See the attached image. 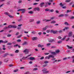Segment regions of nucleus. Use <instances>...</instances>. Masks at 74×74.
Here are the masks:
<instances>
[{
  "label": "nucleus",
  "mask_w": 74,
  "mask_h": 74,
  "mask_svg": "<svg viewBox=\"0 0 74 74\" xmlns=\"http://www.w3.org/2000/svg\"><path fill=\"white\" fill-rule=\"evenodd\" d=\"M34 11H40V9L39 7H37L35 8L34 9Z\"/></svg>",
  "instance_id": "obj_1"
},
{
  "label": "nucleus",
  "mask_w": 74,
  "mask_h": 74,
  "mask_svg": "<svg viewBox=\"0 0 74 74\" xmlns=\"http://www.w3.org/2000/svg\"><path fill=\"white\" fill-rule=\"evenodd\" d=\"M54 58V56L51 55H49V56H46L45 57V59H49V58Z\"/></svg>",
  "instance_id": "obj_2"
},
{
  "label": "nucleus",
  "mask_w": 74,
  "mask_h": 74,
  "mask_svg": "<svg viewBox=\"0 0 74 74\" xmlns=\"http://www.w3.org/2000/svg\"><path fill=\"white\" fill-rule=\"evenodd\" d=\"M23 52L25 53V54H27L29 53V50L28 49H25L23 51Z\"/></svg>",
  "instance_id": "obj_3"
},
{
  "label": "nucleus",
  "mask_w": 74,
  "mask_h": 74,
  "mask_svg": "<svg viewBox=\"0 0 74 74\" xmlns=\"http://www.w3.org/2000/svg\"><path fill=\"white\" fill-rule=\"evenodd\" d=\"M22 26V24H19L18 26L17 29L18 30H20L21 29V26Z\"/></svg>",
  "instance_id": "obj_4"
},
{
  "label": "nucleus",
  "mask_w": 74,
  "mask_h": 74,
  "mask_svg": "<svg viewBox=\"0 0 74 74\" xmlns=\"http://www.w3.org/2000/svg\"><path fill=\"white\" fill-rule=\"evenodd\" d=\"M48 40L49 42H53V41H55L54 40L52 39H49Z\"/></svg>",
  "instance_id": "obj_5"
},
{
  "label": "nucleus",
  "mask_w": 74,
  "mask_h": 74,
  "mask_svg": "<svg viewBox=\"0 0 74 74\" xmlns=\"http://www.w3.org/2000/svg\"><path fill=\"white\" fill-rule=\"evenodd\" d=\"M29 59L30 60H35L36 59H35V58L34 57H30L29 58Z\"/></svg>",
  "instance_id": "obj_6"
},
{
  "label": "nucleus",
  "mask_w": 74,
  "mask_h": 74,
  "mask_svg": "<svg viewBox=\"0 0 74 74\" xmlns=\"http://www.w3.org/2000/svg\"><path fill=\"white\" fill-rule=\"evenodd\" d=\"M31 56V55H28L27 56V57H23L22 58V59H26V58H27L29 56Z\"/></svg>",
  "instance_id": "obj_7"
},
{
  "label": "nucleus",
  "mask_w": 74,
  "mask_h": 74,
  "mask_svg": "<svg viewBox=\"0 0 74 74\" xmlns=\"http://www.w3.org/2000/svg\"><path fill=\"white\" fill-rule=\"evenodd\" d=\"M37 39V38L36 37H33L32 38V40L33 41L36 40Z\"/></svg>",
  "instance_id": "obj_8"
},
{
  "label": "nucleus",
  "mask_w": 74,
  "mask_h": 74,
  "mask_svg": "<svg viewBox=\"0 0 74 74\" xmlns=\"http://www.w3.org/2000/svg\"><path fill=\"white\" fill-rule=\"evenodd\" d=\"M43 21H45V22H48L49 21H51V20L50 19V20H47V19H43Z\"/></svg>",
  "instance_id": "obj_9"
},
{
  "label": "nucleus",
  "mask_w": 74,
  "mask_h": 74,
  "mask_svg": "<svg viewBox=\"0 0 74 74\" xmlns=\"http://www.w3.org/2000/svg\"><path fill=\"white\" fill-rule=\"evenodd\" d=\"M26 11V9H21V12L22 13H25Z\"/></svg>",
  "instance_id": "obj_10"
},
{
  "label": "nucleus",
  "mask_w": 74,
  "mask_h": 74,
  "mask_svg": "<svg viewBox=\"0 0 74 74\" xmlns=\"http://www.w3.org/2000/svg\"><path fill=\"white\" fill-rule=\"evenodd\" d=\"M4 61L5 62H7L9 61V59H4Z\"/></svg>",
  "instance_id": "obj_11"
},
{
  "label": "nucleus",
  "mask_w": 74,
  "mask_h": 74,
  "mask_svg": "<svg viewBox=\"0 0 74 74\" xmlns=\"http://www.w3.org/2000/svg\"><path fill=\"white\" fill-rule=\"evenodd\" d=\"M28 13L30 14H33L34 13V12L33 11H31L28 12Z\"/></svg>",
  "instance_id": "obj_12"
},
{
  "label": "nucleus",
  "mask_w": 74,
  "mask_h": 74,
  "mask_svg": "<svg viewBox=\"0 0 74 74\" xmlns=\"http://www.w3.org/2000/svg\"><path fill=\"white\" fill-rule=\"evenodd\" d=\"M44 4V3L42 2L40 3V6L41 7H42L43 6V5Z\"/></svg>",
  "instance_id": "obj_13"
},
{
  "label": "nucleus",
  "mask_w": 74,
  "mask_h": 74,
  "mask_svg": "<svg viewBox=\"0 0 74 74\" xmlns=\"http://www.w3.org/2000/svg\"><path fill=\"white\" fill-rule=\"evenodd\" d=\"M69 29V27H65L63 29V31H65L66 30H67V29Z\"/></svg>",
  "instance_id": "obj_14"
},
{
  "label": "nucleus",
  "mask_w": 74,
  "mask_h": 74,
  "mask_svg": "<svg viewBox=\"0 0 74 74\" xmlns=\"http://www.w3.org/2000/svg\"><path fill=\"white\" fill-rule=\"evenodd\" d=\"M17 27V26L16 25H12V28H14V29H16Z\"/></svg>",
  "instance_id": "obj_15"
},
{
  "label": "nucleus",
  "mask_w": 74,
  "mask_h": 74,
  "mask_svg": "<svg viewBox=\"0 0 74 74\" xmlns=\"http://www.w3.org/2000/svg\"><path fill=\"white\" fill-rule=\"evenodd\" d=\"M73 32H69V37H70V36H71V34Z\"/></svg>",
  "instance_id": "obj_16"
},
{
  "label": "nucleus",
  "mask_w": 74,
  "mask_h": 74,
  "mask_svg": "<svg viewBox=\"0 0 74 74\" xmlns=\"http://www.w3.org/2000/svg\"><path fill=\"white\" fill-rule=\"evenodd\" d=\"M38 47H41L42 48V47H44V45H41L40 44H39L38 45Z\"/></svg>",
  "instance_id": "obj_17"
},
{
  "label": "nucleus",
  "mask_w": 74,
  "mask_h": 74,
  "mask_svg": "<svg viewBox=\"0 0 74 74\" xmlns=\"http://www.w3.org/2000/svg\"><path fill=\"white\" fill-rule=\"evenodd\" d=\"M67 47H68V49H71V48H72L73 47H70L69 46L67 45H66Z\"/></svg>",
  "instance_id": "obj_18"
},
{
  "label": "nucleus",
  "mask_w": 74,
  "mask_h": 74,
  "mask_svg": "<svg viewBox=\"0 0 74 74\" xmlns=\"http://www.w3.org/2000/svg\"><path fill=\"white\" fill-rule=\"evenodd\" d=\"M34 19H31L29 20V21L30 22H34Z\"/></svg>",
  "instance_id": "obj_19"
},
{
  "label": "nucleus",
  "mask_w": 74,
  "mask_h": 74,
  "mask_svg": "<svg viewBox=\"0 0 74 74\" xmlns=\"http://www.w3.org/2000/svg\"><path fill=\"white\" fill-rule=\"evenodd\" d=\"M51 23H56V21H52L51 22Z\"/></svg>",
  "instance_id": "obj_20"
},
{
  "label": "nucleus",
  "mask_w": 74,
  "mask_h": 74,
  "mask_svg": "<svg viewBox=\"0 0 74 74\" xmlns=\"http://www.w3.org/2000/svg\"><path fill=\"white\" fill-rule=\"evenodd\" d=\"M43 73H45V74H47V73H49V71H45L43 72Z\"/></svg>",
  "instance_id": "obj_21"
},
{
  "label": "nucleus",
  "mask_w": 74,
  "mask_h": 74,
  "mask_svg": "<svg viewBox=\"0 0 74 74\" xmlns=\"http://www.w3.org/2000/svg\"><path fill=\"white\" fill-rule=\"evenodd\" d=\"M46 4H48L49 5H51V3L49 2H47L46 3Z\"/></svg>",
  "instance_id": "obj_22"
},
{
  "label": "nucleus",
  "mask_w": 74,
  "mask_h": 74,
  "mask_svg": "<svg viewBox=\"0 0 74 74\" xmlns=\"http://www.w3.org/2000/svg\"><path fill=\"white\" fill-rule=\"evenodd\" d=\"M47 69L45 68L42 69V71L44 72V71H47Z\"/></svg>",
  "instance_id": "obj_23"
},
{
  "label": "nucleus",
  "mask_w": 74,
  "mask_h": 74,
  "mask_svg": "<svg viewBox=\"0 0 74 74\" xmlns=\"http://www.w3.org/2000/svg\"><path fill=\"white\" fill-rule=\"evenodd\" d=\"M49 63V62L48 61H45L44 62V63L45 64H47V63Z\"/></svg>",
  "instance_id": "obj_24"
},
{
  "label": "nucleus",
  "mask_w": 74,
  "mask_h": 74,
  "mask_svg": "<svg viewBox=\"0 0 74 74\" xmlns=\"http://www.w3.org/2000/svg\"><path fill=\"white\" fill-rule=\"evenodd\" d=\"M8 28H12V25H9L8 27Z\"/></svg>",
  "instance_id": "obj_25"
},
{
  "label": "nucleus",
  "mask_w": 74,
  "mask_h": 74,
  "mask_svg": "<svg viewBox=\"0 0 74 74\" xmlns=\"http://www.w3.org/2000/svg\"><path fill=\"white\" fill-rule=\"evenodd\" d=\"M20 18H21L18 20V21H21L22 20V16H20Z\"/></svg>",
  "instance_id": "obj_26"
},
{
  "label": "nucleus",
  "mask_w": 74,
  "mask_h": 74,
  "mask_svg": "<svg viewBox=\"0 0 74 74\" xmlns=\"http://www.w3.org/2000/svg\"><path fill=\"white\" fill-rule=\"evenodd\" d=\"M60 52V51L59 50H56V53H59Z\"/></svg>",
  "instance_id": "obj_27"
},
{
  "label": "nucleus",
  "mask_w": 74,
  "mask_h": 74,
  "mask_svg": "<svg viewBox=\"0 0 74 74\" xmlns=\"http://www.w3.org/2000/svg\"><path fill=\"white\" fill-rule=\"evenodd\" d=\"M40 22H41V21H37L36 23L37 24H40Z\"/></svg>",
  "instance_id": "obj_28"
},
{
  "label": "nucleus",
  "mask_w": 74,
  "mask_h": 74,
  "mask_svg": "<svg viewBox=\"0 0 74 74\" xmlns=\"http://www.w3.org/2000/svg\"><path fill=\"white\" fill-rule=\"evenodd\" d=\"M8 16H9V17H10V18H14L13 16L10 15V14H9V15H8Z\"/></svg>",
  "instance_id": "obj_29"
},
{
  "label": "nucleus",
  "mask_w": 74,
  "mask_h": 74,
  "mask_svg": "<svg viewBox=\"0 0 74 74\" xmlns=\"http://www.w3.org/2000/svg\"><path fill=\"white\" fill-rule=\"evenodd\" d=\"M26 44H27V42H25L24 43H22L23 45H26Z\"/></svg>",
  "instance_id": "obj_30"
},
{
  "label": "nucleus",
  "mask_w": 74,
  "mask_h": 74,
  "mask_svg": "<svg viewBox=\"0 0 74 74\" xmlns=\"http://www.w3.org/2000/svg\"><path fill=\"white\" fill-rule=\"evenodd\" d=\"M63 14H60L59 15L58 17H62V16H63Z\"/></svg>",
  "instance_id": "obj_31"
},
{
  "label": "nucleus",
  "mask_w": 74,
  "mask_h": 74,
  "mask_svg": "<svg viewBox=\"0 0 74 74\" xmlns=\"http://www.w3.org/2000/svg\"><path fill=\"white\" fill-rule=\"evenodd\" d=\"M5 53V51H0V54H1L2 53Z\"/></svg>",
  "instance_id": "obj_32"
},
{
  "label": "nucleus",
  "mask_w": 74,
  "mask_h": 74,
  "mask_svg": "<svg viewBox=\"0 0 74 74\" xmlns=\"http://www.w3.org/2000/svg\"><path fill=\"white\" fill-rule=\"evenodd\" d=\"M71 12V10H67V11L66 13L67 14V13H68L69 12Z\"/></svg>",
  "instance_id": "obj_33"
},
{
  "label": "nucleus",
  "mask_w": 74,
  "mask_h": 74,
  "mask_svg": "<svg viewBox=\"0 0 74 74\" xmlns=\"http://www.w3.org/2000/svg\"><path fill=\"white\" fill-rule=\"evenodd\" d=\"M4 14H5V15H9V13H7V12H5L4 13Z\"/></svg>",
  "instance_id": "obj_34"
},
{
  "label": "nucleus",
  "mask_w": 74,
  "mask_h": 74,
  "mask_svg": "<svg viewBox=\"0 0 74 74\" xmlns=\"http://www.w3.org/2000/svg\"><path fill=\"white\" fill-rule=\"evenodd\" d=\"M62 42V41H59L58 42V44H61Z\"/></svg>",
  "instance_id": "obj_35"
},
{
  "label": "nucleus",
  "mask_w": 74,
  "mask_h": 74,
  "mask_svg": "<svg viewBox=\"0 0 74 74\" xmlns=\"http://www.w3.org/2000/svg\"><path fill=\"white\" fill-rule=\"evenodd\" d=\"M64 24L66 25H69V23H68L67 22H65Z\"/></svg>",
  "instance_id": "obj_36"
},
{
  "label": "nucleus",
  "mask_w": 74,
  "mask_h": 74,
  "mask_svg": "<svg viewBox=\"0 0 74 74\" xmlns=\"http://www.w3.org/2000/svg\"><path fill=\"white\" fill-rule=\"evenodd\" d=\"M51 53V54H53V55H55V54H56V53L54 52H52Z\"/></svg>",
  "instance_id": "obj_37"
},
{
  "label": "nucleus",
  "mask_w": 74,
  "mask_h": 74,
  "mask_svg": "<svg viewBox=\"0 0 74 74\" xmlns=\"http://www.w3.org/2000/svg\"><path fill=\"white\" fill-rule=\"evenodd\" d=\"M47 27H46L43 28V30H47Z\"/></svg>",
  "instance_id": "obj_38"
},
{
  "label": "nucleus",
  "mask_w": 74,
  "mask_h": 74,
  "mask_svg": "<svg viewBox=\"0 0 74 74\" xmlns=\"http://www.w3.org/2000/svg\"><path fill=\"white\" fill-rule=\"evenodd\" d=\"M45 11H49V9L47 8L45 9Z\"/></svg>",
  "instance_id": "obj_39"
},
{
  "label": "nucleus",
  "mask_w": 74,
  "mask_h": 74,
  "mask_svg": "<svg viewBox=\"0 0 74 74\" xmlns=\"http://www.w3.org/2000/svg\"><path fill=\"white\" fill-rule=\"evenodd\" d=\"M57 32H58V31H53V34H56V33H57Z\"/></svg>",
  "instance_id": "obj_40"
},
{
  "label": "nucleus",
  "mask_w": 74,
  "mask_h": 74,
  "mask_svg": "<svg viewBox=\"0 0 74 74\" xmlns=\"http://www.w3.org/2000/svg\"><path fill=\"white\" fill-rule=\"evenodd\" d=\"M12 44V43H8L7 44V45H11Z\"/></svg>",
  "instance_id": "obj_41"
},
{
  "label": "nucleus",
  "mask_w": 74,
  "mask_h": 74,
  "mask_svg": "<svg viewBox=\"0 0 74 74\" xmlns=\"http://www.w3.org/2000/svg\"><path fill=\"white\" fill-rule=\"evenodd\" d=\"M49 11H50V12H53V11H54V10L53 9H52L49 10Z\"/></svg>",
  "instance_id": "obj_42"
},
{
  "label": "nucleus",
  "mask_w": 74,
  "mask_h": 74,
  "mask_svg": "<svg viewBox=\"0 0 74 74\" xmlns=\"http://www.w3.org/2000/svg\"><path fill=\"white\" fill-rule=\"evenodd\" d=\"M58 39H62V37L60 36H58Z\"/></svg>",
  "instance_id": "obj_43"
},
{
  "label": "nucleus",
  "mask_w": 74,
  "mask_h": 74,
  "mask_svg": "<svg viewBox=\"0 0 74 74\" xmlns=\"http://www.w3.org/2000/svg\"><path fill=\"white\" fill-rule=\"evenodd\" d=\"M8 27H5L3 28V29L4 30H6V29H8Z\"/></svg>",
  "instance_id": "obj_44"
},
{
  "label": "nucleus",
  "mask_w": 74,
  "mask_h": 74,
  "mask_svg": "<svg viewBox=\"0 0 74 74\" xmlns=\"http://www.w3.org/2000/svg\"><path fill=\"white\" fill-rule=\"evenodd\" d=\"M66 36H64V38H63L62 39H61V40H62V41H64V39H65V38H66Z\"/></svg>",
  "instance_id": "obj_45"
},
{
  "label": "nucleus",
  "mask_w": 74,
  "mask_h": 74,
  "mask_svg": "<svg viewBox=\"0 0 74 74\" xmlns=\"http://www.w3.org/2000/svg\"><path fill=\"white\" fill-rule=\"evenodd\" d=\"M70 1H71V0H66V2H69Z\"/></svg>",
  "instance_id": "obj_46"
},
{
  "label": "nucleus",
  "mask_w": 74,
  "mask_h": 74,
  "mask_svg": "<svg viewBox=\"0 0 74 74\" xmlns=\"http://www.w3.org/2000/svg\"><path fill=\"white\" fill-rule=\"evenodd\" d=\"M60 5L61 7H63V5L62 4V3H60Z\"/></svg>",
  "instance_id": "obj_47"
},
{
  "label": "nucleus",
  "mask_w": 74,
  "mask_h": 74,
  "mask_svg": "<svg viewBox=\"0 0 74 74\" xmlns=\"http://www.w3.org/2000/svg\"><path fill=\"white\" fill-rule=\"evenodd\" d=\"M8 42V41H7V40H5V41H3V43H7Z\"/></svg>",
  "instance_id": "obj_48"
},
{
  "label": "nucleus",
  "mask_w": 74,
  "mask_h": 74,
  "mask_svg": "<svg viewBox=\"0 0 74 74\" xmlns=\"http://www.w3.org/2000/svg\"><path fill=\"white\" fill-rule=\"evenodd\" d=\"M18 3L19 4H20L22 3V1L21 0H19L18 1Z\"/></svg>",
  "instance_id": "obj_49"
},
{
  "label": "nucleus",
  "mask_w": 74,
  "mask_h": 74,
  "mask_svg": "<svg viewBox=\"0 0 74 74\" xmlns=\"http://www.w3.org/2000/svg\"><path fill=\"white\" fill-rule=\"evenodd\" d=\"M37 70H38L37 68H34V71Z\"/></svg>",
  "instance_id": "obj_50"
},
{
  "label": "nucleus",
  "mask_w": 74,
  "mask_h": 74,
  "mask_svg": "<svg viewBox=\"0 0 74 74\" xmlns=\"http://www.w3.org/2000/svg\"><path fill=\"white\" fill-rule=\"evenodd\" d=\"M19 32H17L16 34V36H17L18 35H19Z\"/></svg>",
  "instance_id": "obj_51"
},
{
  "label": "nucleus",
  "mask_w": 74,
  "mask_h": 74,
  "mask_svg": "<svg viewBox=\"0 0 74 74\" xmlns=\"http://www.w3.org/2000/svg\"><path fill=\"white\" fill-rule=\"evenodd\" d=\"M18 71V69H16L15 70H14V72H17Z\"/></svg>",
  "instance_id": "obj_52"
},
{
  "label": "nucleus",
  "mask_w": 74,
  "mask_h": 74,
  "mask_svg": "<svg viewBox=\"0 0 74 74\" xmlns=\"http://www.w3.org/2000/svg\"><path fill=\"white\" fill-rule=\"evenodd\" d=\"M15 53H18L19 52V50H17L15 51Z\"/></svg>",
  "instance_id": "obj_53"
},
{
  "label": "nucleus",
  "mask_w": 74,
  "mask_h": 74,
  "mask_svg": "<svg viewBox=\"0 0 74 74\" xmlns=\"http://www.w3.org/2000/svg\"><path fill=\"white\" fill-rule=\"evenodd\" d=\"M37 4H38V3H34L33 4V5H37Z\"/></svg>",
  "instance_id": "obj_54"
},
{
  "label": "nucleus",
  "mask_w": 74,
  "mask_h": 74,
  "mask_svg": "<svg viewBox=\"0 0 74 74\" xmlns=\"http://www.w3.org/2000/svg\"><path fill=\"white\" fill-rule=\"evenodd\" d=\"M3 40H0V44H1V43H3Z\"/></svg>",
  "instance_id": "obj_55"
},
{
  "label": "nucleus",
  "mask_w": 74,
  "mask_h": 74,
  "mask_svg": "<svg viewBox=\"0 0 74 74\" xmlns=\"http://www.w3.org/2000/svg\"><path fill=\"white\" fill-rule=\"evenodd\" d=\"M70 72H71V71H66V73H70Z\"/></svg>",
  "instance_id": "obj_56"
},
{
  "label": "nucleus",
  "mask_w": 74,
  "mask_h": 74,
  "mask_svg": "<svg viewBox=\"0 0 74 74\" xmlns=\"http://www.w3.org/2000/svg\"><path fill=\"white\" fill-rule=\"evenodd\" d=\"M67 59V58L65 57L64 58H63V60H66Z\"/></svg>",
  "instance_id": "obj_57"
},
{
  "label": "nucleus",
  "mask_w": 74,
  "mask_h": 74,
  "mask_svg": "<svg viewBox=\"0 0 74 74\" xmlns=\"http://www.w3.org/2000/svg\"><path fill=\"white\" fill-rule=\"evenodd\" d=\"M45 55H49V53H45Z\"/></svg>",
  "instance_id": "obj_58"
},
{
  "label": "nucleus",
  "mask_w": 74,
  "mask_h": 74,
  "mask_svg": "<svg viewBox=\"0 0 74 74\" xmlns=\"http://www.w3.org/2000/svg\"><path fill=\"white\" fill-rule=\"evenodd\" d=\"M7 36L8 37H11V34H8L7 35Z\"/></svg>",
  "instance_id": "obj_59"
},
{
  "label": "nucleus",
  "mask_w": 74,
  "mask_h": 74,
  "mask_svg": "<svg viewBox=\"0 0 74 74\" xmlns=\"http://www.w3.org/2000/svg\"><path fill=\"white\" fill-rule=\"evenodd\" d=\"M17 42H21V40L18 39L17 40Z\"/></svg>",
  "instance_id": "obj_60"
},
{
  "label": "nucleus",
  "mask_w": 74,
  "mask_h": 74,
  "mask_svg": "<svg viewBox=\"0 0 74 74\" xmlns=\"http://www.w3.org/2000/svg\"><path fill=\"white\" fill-rule=\"evenodd\" d=\"M47 33H49V32H50V30H48L47 31Z\"/></svg>",
  "instance_id": "obj_61"
},
{
  "label": "nucleus",
  "mask_w": 74,
  "mask_h": 74,
  "mask_svg": "<svg viewBox=\"0 0 74 74\" xmlns=\"http://www.w3.org/2000/svg\"><path fill=\"white\" fill-rule=\"evenodd\" d=\"M29 72H26L25 73V74H29Z\"/></svg>",
  "instance_id": "obj_62"
},
{
  "label": "nucleus",
  "mask_w": 74,
  "mask_h": 74,
  "mask_svg": "<svg viewBox=\"0 0 74 74\" xmlns=\"http://www.w3.org/2000/svg\"><path fill=\"white\" fill-rule=\"evenodd\" d=\"M71 19H74V16H72L71 18Z\"/></svg>",
  "instance_id": "obj_63"
},
{
  "label": "nucleus",
  "mask_w": 74,
  "mask_h": 74,
  "mask_svg": "<svg viewBox=\"0 0 74 74\" xmlns=\"http://www.w3.org/2000/svg\"><path fill=\"white\" fill-rule=\"evenodd\" d=\"M62 30H60L59 31V33H62Z\"/></svg>",
  "instance_id": "obj_64"
}]
</instances>
